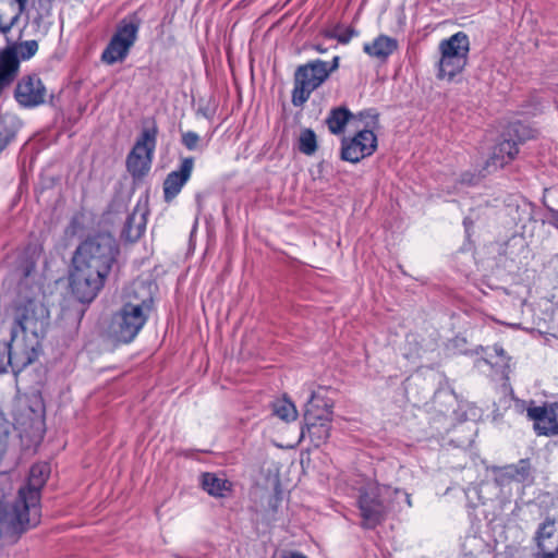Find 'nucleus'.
<instances>
[{"instance_id":"f257e3e1","label":"nucleus","mask_w":558,"mask_h":558,"mask_svg":"<svg viewBox=\"0 0 558 558\" xmlns=\"http://www.w3.org/2000/svg\"><path fill=\"white\" fill-rule=\"evenodd\" d=\"M118 253V244L109 233L89 236L77 246L70 286L80 302L89 303L97 296Z\"/></svg>"},{"instance_id":"f03ea898","label":"nucleus","mask_w":558,"mask_h":558,"mask_svg":"<svg viewBox=\"0 0 558 558\" xmlns=\"http://www.w3.org/2000/svg\"><path fill=\"white\" fill-rule=\"evenodd\" d=\"M11 326V349L17 366L31 365L39 354L40 338L49 325V311L45 304L28 295L19 293L9 308Z\"/></svg>"},{"instance_id":"7ed1b4c3","label":"nucleus","mask_w":558,"mask_h":558,"mask_svg":"<svg viewBox=\"0 0 558 558\" xmlns=\"http://www.w3.org/2000/svg\"><path fill=\"white\" fill-rule=\"evenodd\" d=\"M49 474L48 463L34 464L16 499L12 504L0 502V537L20 535L40 523V492Z\"/></svg>"},{"instance_id":"20e7f679","label":"nucleus","mask_w":558,"mask_h":558,"mask_svg":"<svg viewBox=\"0 0 558 558\" xmlns=\"http://www.w3.org/2000/svg\"><path fill=\"white\" fill-rule=\"evenodd\" d=\"M154 300L150 287L144 281H134L123 294L121 307L112 315L109 333L119 342L130 343L148 320Z\"/></svg>"},{"instance_id":"39448f33","label":"nucleus","mask_w":558,"mask_h":558,"mask_svg":"<svg viewBox=\"0 0 558 558\" xmlns=\"http://www.w3.org/2000/svg\"><path fill=\"white\" fill-rule=\"evenodd\" d=\"M401 497L407 507L411 508V495L400 488L378 483H368L362 487L357 498L362 527L375 529L387 519L390 512L400 511L402 507L399 498Z\"/></svg>"},{"instance_id":"423d86ee","label":"nucleus","mask_w":558,"mask_h":558,"mask_svg":"<svg viewBox=\"0 0 558 558\" xmlns=\"http://www.w3.org/2000/svg\"><path fill=\"white\" fill-rule=\"evenodd\" d=\"M437 78L453 81L463 72L469 61L470 38L464 32H458L438 45Z\"/></svg>"},{"instance_id":"0eeeda50","label":"nucleus","mask_w":558,"mask_h":558,"mask_svg":"<svg viewBox=\"0 0 558 558\" xmlns=\"http://www.w3.org/2000/svg\"><path fill=\"white\" fill-rule=\"evenodd\" d=\"M141 25L142 20L136 13L123 17L102 51L101 61L108 65L123 62L138 38Z\"/></svg>"},{"instance_id":"6e6552de","label":"nucleus","mask_w":558,"mask_h":558,"mask_svg":"<svg viewBox=\"0 0 558 558\" xmlns=\"http://www.w3.org/2000/svg\"><path fill=\"white\" fill-rule=\"evenodd\" d=\"M332 407V402L320 400L312 392L304 412L305 426L301 429V438L307 433L314 446L325 444L330 436Z\"/></svg>"},{"instance_id":"1a4fd4ad","label":"nucleus","mask_w":558,"mask_h":558,"mask_svg":"<svg viewBox=\"0 0 558 558\" xmlns=\"http://www.w3.org/2000/svg\"><path fill=\"white\" fill-rule=\"evenodd\" d=\"M328 80L325 61L315 59L301 64L294 72L291 101L294 107H302L312 93L319 88Z\"/></svg>"},{"instance_id":"9d476101","label":"nucleus","mask_w":558,"mask_h":558,"mask_svg":"<svg viewBox=\"0 0 558 558\" xmlns=\"http://www.w3.org/2000/svg\"><path fill=\"white\" fill-rule=\"evenodd\" d=\"M377 149V136L368 129L356 132L353 136L341 140L340 158L343 161L357 163L372 156Z\"/></svg>"},{"instance_id":"9b49d317","label":"nucleus","mask_w":558,"mask_h":558,"mask_svg":"<svg viewBox=\"0 0 558 558\" xmlns=\"http://www.w3.org/2000/svg\"><path fill=\"white\" fill-rule=\"evenodd\" d=\"M47 88L37 74L22 76L14 89V99L20 107L33 109L46 102Z\"/></svg>"},{"instance_id":"f8f14e48","label":"nucleus","mask_w":558,"mask_h":558,"mask_svg":"<svg viewBox=\"0 0 558 558\" xmlns=\"http://www.w3.org/2000/svg\"><path fill=\"white\" fill-rule=\"evenodd\" d=\"M527 415L534 421V428L538 435L558 434V403L530 408Z\"/></svg>"},{"instance_id":"ddd939ff","label":"nucleus","mask_w":558,"mask_h":558,"mask_svg":"<svg viewBox=\"0 0 558 558\" xmlns=\"http://www.w3.org/2000/svg\"><path fill=\"white\" fill-rule=\"evenodd\" d=\"M194 167L193 157L182 159L178 170L171 171L163 181V198L171 202L190 180Z\"/></svg>"},{"instance_id":"4468645a","label":"nucleus","mask_w":558,"mask_h":558,"mask_svg":"<svg viewBox=\"0 0 558 558\" xmlns=\"http://www.w3.org/2000/svg\"><path fill=\"white\" fill-rule=\"evenodd\" d=\"M536 543L542 558H558V522L546 520L536 532Z\"/></svg>"},{"instance_id":"2eb2a0df","label":"nucleus","mask_w":558,"mask_h":558,"mask_svg":"<svg viewBox=\"0 0 558 558\" xmlns=\"http://www.w3.org/2000/svg\"><path fill=\"white\" fill-rule=\"evenodd\" d=\"M495 474V481L500 486L507 485L513 481L518 483H531L533 480L532 466L529 459H521L515 464L499 468L496 470Z\"/></svg>"},{"instance_id":"dca6fc26","label":"nucleus","mask_w":558,"mask_h":558,"mask_svg":"<svg viewBox=\"0 0 558 558\" xmlns=\"http://www.w3.org/2000/svg\"><path fill=\"white\" fill-rule=\"evenodd\" d=\"M377 117L378 116L373 113L372 110L362 111L357 116H354L347 107H336L329 111L326 118V124L330 133L339 135L344 132L345 125L351 119L357 118L359 120H364L372 118L376 120Z\"/></svg>"},{"instance_id":"f3484780","label":"nucleus","mask_w":558,"mask_h":558,"mask_svg":"<svg viewBox=\"0 0 558 558\" xmlns=\"http://www.w3.org/2000/svg\"><path fill=\"white\" fill-rule=\"evenodd\" d=\"M397 49V39L386 35H379L372 43H366L363 46L365 53L381 61H386Z\"/></svg>"},{"instance_id":"a211bd4d","label":"nucleus","mask_w":558,"mask_h":558,"mask_svg":"<svg viewBox=\"0 0 558 558\" xmlns=\"http://www.w3.org/2000/svg\"><path fill=\"white\" fill-rule=\"evenodd\" d=\"M22 124L21 119L14 113L0 114V153L15 138Z\"/></svg>"},{"instance_id":"6ab92c4d","label":"nucleus","mask_w":558,"mask_h":558,"mask_svg":"<svg viewBox=\"0 0 558 558\" xmlns=\"http://www.w3.org/2000/svg\"><path fill=\"white\" fill-rule=\"evenodd\" d=\"M203 489L213 497L223 498L232 489V483L215 473H203L201 481Z\"/></svg>"},{"instance_id":"aec40b11","label":"nucleus","mask_w":558,"mask_h":558,"mask_svg":"<svg viewBox=\"0 0 558 558\" xmlns=\"http://www.w3.org/2000/svg\"><path fill=\"white\" fill-rule=\"evenodd\" d=\"M519 153L518 143L512 140H504L493 150L492 162L495 166L504 167L512 161Z\"/></svg>"},{"instance_id":"412c9836","label":"nucleus","mask_w":558,"mask_h":558,"mask_svg":"<svg viewBox=\"0 0 558 558\" xmlns=\"http://www.w3.org/2000/svg\"><path fill=\"white\" fill-rule=\"evenodd\" d=\"M157 134L156 123H153L150 128H145L131 151H135L140 156H153L156 148Z\"/></svg>"},{"instance_id":"4be33fe9","label":"nucleus","mask_w":558,"mask_h":558,"mask_svg":"<svg viewBox=\"0 0 558 558\" xmlns=\"http://www.w3.org/2000/svg\"><path fill=\"white\" fill-rule=\"evenodd\" d=\"M146 218L144 213L136 209L125 220L122 234L129 241H136L145 231Z\"/></svg>"},{"instance_id":"5701e85b","label":"nucleus","mask_w":558,"mask_h":558,"mask_svg":"<svg viewBox=\"0 0 558 558\" xmlns=\"http://www.w3.org/2000/svg\"><path fill=\"white\" fill-rule=\"evenodd\" d=\"M153 156H140L135 151H130L126 158L128 171L134 178H141L146 174L150 168Z\"/></svg>"},{"instance_id":"b1692460","label":"nucleus","mask_w":558,"mask_h":558,"mask_svg":"<svg viewBox=\"0 0 558 558\" xmlns=\"http://www.w3.org/2000/svg\"><path fill=\"white\" fill-rule=\"evenodd\" d=\"M11 340L8 342H0V374L7 371L8 366H11L12 372L17 375L28 365L17 366L13 360Z\"/></svg>"},{"instance_id":"393cba45","label":"nucleus","mask_w":558,"mask_h":558,"mask_svg":"<svg viewBox=\"0 0 558 558\" xmlns=\"http://www.w3.org/2000/svg\"><path fill=\"white\" fill-rule=\"evenodd\" d=\"M272 413L284 422H292L298 417V411L290 400L282 399L272 403Z\"/></svg>"},{"instance_id":"a878e982","label":"nucleus","mask_w":558,"mask_h":558,"mask_svg":"<svg viewBox=\"0 0 558 558\" xmlns=\"http://www.w3.org/2000/svg\"><path fill=\"white\" fill-rule=\"evenodd\" d=\"M317 149L316 134L311 129H305L301 132L299 138V150L304 155L311 156Z\"/></svg>"},{"instance_id":"bb28decb","label":"nucleus","mask_w":558,"mask_h":558,"mask_svg":"<svg viewBox=\"0 0 558 558\" xmlns=\"http://www.w3.org/2000/svg\"><path fill=\"white\" fill-rule=\"evenodd\" d=\"M8 49L14 50L17 60L19 58L28 60L37 52L38 44L36 40H26L19 44L16 47H9Z\"/></svg>"},{"instance_id":"cd10ccee","label":"nucleus","mask_w":558,"mask_h":558,"mask_svg":"<svg viewBox=\"0 0 558 558\" xmlns=\"http://www.w3.org/2000/svg\"><path fill=\"white\" fill-rule=\"evenodd\" d=\"M355 31L353 28H344L341 29L339 27L332 29L331 32L327 33V37L337 39L340 44H348L351 38L355 35Z\"/></svg>"},{"instance_id":"c85d7f7f","label":"nucleus","mask_w":558,"mask_h":558,"mask_svg":"<svg viewBox=\"0 0 558 558\" xmlns=\"http://www.w3.org/2000/svg\"><path fill=\"white\" fill-rule=\"evenodd\" d=\"M201 142V137L196 132L187 131L183 132L181 136V143L185 146L189 150H196L198 149V145Z\"/></svg>"},{"instance_id":"c756f323","label":"nucleus","mask_w":558,"mask_h":558,"mask_svg":"<svg viewBox=\"0 0 558 558\" xmlns=\"http://www.w3.org/2000/svg\"><path fill=\"white\" fill-rule=\"evenodd\" d=\"M546 210L548 223L558 229V209L546 207Z\"/></svg>"},{"instance_id":"7c9ffc66","label":"nucleus","mask_w":558,"mask_h":558,"mask_svg":"<svg viewBox=\"0 0 558 558\" xmlns=\"http://www.w3.org/2000/svg\"><path fill=\"white\" fill-rule=\"evenodd\" d=\"M339 62H340V58L338 56L333 57V59L331 60L330 63L325 61V68H326V71L328 72V77L330 76L331 73H333L335 71L338 70Z\"/></svg>"},{"instance_id":"2f4dec72","label":"nucleus","mask_w":558,"mask_h":558,"mask_svg":"<svg viewBox=\"0 0 558 558\" xmlns=\"http://www.w3.org/2000/svg\"><path fill=\"white\" fill-rule=\"evenodd\" d=\"M280 501V496L279 494H275L271 499L269 500V506L274 509V511L277 510V507H278V504Z\"/></svg>"},{"instance_id":"473e14b6","label":"nucleus","mask_w":558,"mask_h":558,"mask_svg":"<svg viewBox=\"0 0 558 558\" xmlns=\"http://www.w3.org/2000/svg\"><path fill=\"white\" fill-rule=\"evenodd\" d=\"M493 351L496 354V356H499V357H502V359L506 356V352H505V350H504V348L501 345L495 344L493 347Z\"/></svg>"},{"instance_id":"72a5a7b5","label":"nucleus","mask_w":558,"mask_h":558,"mask_svg":"<svg viewBox=\"0 0 558 558\" xmlns=\"http://www.w3.org/2000/svg\"><path fill=\"white\" fill-rule=\"evenodd\" d=\"M314 49L319 52V53H325L327 51V49L325 47H323L322 45H315L314 46Z\"/></svg>"},{"instance_id":"f704fd0d","label":"nucleus","mask_w":558,"mask_h":558,"mask_svg":"<svg viewBox=\"0 0 558 558\" xmlns=\"http://www.w3.org/2000/svg\"><path fill=\"white\" fill-rule=\"evenodd\" d=\"M519 128L522 130L523 134H525L526 129L524 126H522V125H520Z\"/></svg>"},{"instance_id":"c9c22d12","label":"nucleus","mask_w":558,"mask_h":558,"mask_svg":"<svg viewBox=\"0 0 558 558\" xmlns=\"http://www.w3.org/2000/svg\"><path fill=\"white\" fill-rule=\"evenodd\" d=\"M524 138H525L524 136L519 135V141L520 142L524 141Z\"/></svg>"}]
</instances>
